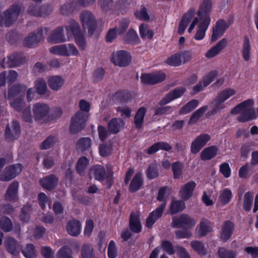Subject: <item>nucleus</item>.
Listing matches in <instances>:
<instances>
[{"instance_id": "obj_40", "label": "nucleus", "mask_w": 258, "mask_h": 258, "mask_svg": "<svg viewBox=\"0 0 258 258\" xmlns=\"http://www.w3.org/2000/svg\"><path fill=\"white\" fill-rule=\"evenodd\" d=\"M48 84L52 90L57 91L63 85L64 80L59 76H51L48 80Z\"/></svg>"}, {"instance_id": "obj_58", "label": "nucleus", "mask_w": 258, "mask_h": 258, "mask_svg": "<svg viewBox=\"0 0 258 258\" xmlns=\"http://www.w3.org/2000/svg\"><path fill=\"white\" fill-rule=\"evenodd\" d=\"M0 228L6 232L11 231L13 229L11 220L6 216L2 217L0 220Z\"/></svg>"}, {"instance_id": "obj_59", "label": "nucleus", "mask_w": 258, "mask_h": 258, "mask_svg": "<svg viewBox=\"0 0 258 258\" xmlns=\"http://www.w3.org/2000/svg\"><path fill=\"white\" fill-rule=\"evenodd\" d=\"M134 15L137 19L141 21H147L150 19L147 9L144 5H142L140 10L136 11Z\"/></svg>"}, {"instance_id": "obj_28", "label": "nucleus", "mask_w": 258, "mask_h": 258, "mask_svg": "<svg viewBox=\"0 0 258 258\" xmlns=\"http://www.w3.org/2000/svg\"><path fill=\"white\" fill-rule=\"evenodd\" d=\"M227 44L228 40L226 38L222 39L206 53V57L211 58L215 57L227 46Z\"/></svg>"}, {"instance_id": "obj_57", "label": "nucleus", "mask_w": 258, "mask_h": 258, "mask_svg": "<svg viewBox=\"0 0 258 258\" xmlns=\"http://www.w3.org/2000/svg\"><path fill=\"white\" fill-rule=\"evenodd\" d=\"M32 210V206L30 205H24L21 209L19 218L23 222H28L30 218V212Z\"/></svg>"}, {"instance_id": "obj_46", "label": "nucleus", "mask_w": 258, "mask_h": 258, "mask_svg": "<svg viewBox=\"0 0 258 258\" xmlns=\"http://www.w3.org/2000/svg\"><path fill=\"white\" fill-rule=\"evenodd\" d=\"M190 246L192 249L201 256L205 255L207 253V250L204 244L200 241H191L190 242Z\"/></svg>"}, {"instance_id": "obj_4", "label": "nucleus", "mask_w": 258, "mask_h": 258, "mask_svg": "<svg viewBox=\"0 0 258 258\" xmlns=\"http://www.w3.org/2000/svg\"><path fill=\"white\" fill-rule=\"evenodd\" d=\"M20 12L21 8L18 5H12L3 15L0 14V26L10 27L17 20Z\"/></svg>"}, {"instance_id": "obj_53", "label": "nucleus", "mask_w": 258, "mask_h": 258, "mask_svg": "<svg viewBox=\"0 0 258 258\" xmlns=\"http://www.w3.org/2000/svg\"><path fill=\"white\" fill-rule=\"evenodd\" d=\"M35 88L39 95L45 94L47 90L46 83L42 78H39L35 82Z\"/></svg>"}, {"instance_id": "obj_36", "label": "nucleus", "mask_w": 258, "mask_h": 258, "mask_svg": "<svg viewBox=\"0 0 258 258\" xmlns=\"http://www.w3.org/2000/svg\"><path fill=\"white\" fill-rule=\"evenodd\" d=\"M211 22V19L204 20L199 24L198 29L194 36V38L197 40H201L204 39L206 35V32Z\"/></svg>"}, {"instance_id": "obj_18", "label": "nucleus", "mask_w": 258, "mask_h": 258, "mask_svg": "<svg viewBox=\"0 0 258 258\" xmlns=\"http://www.w3.org/2000/svg\"><path fill=\"white\" fill-rule=\"evenodd\" d=\"M49 110V105L45 103L38 102L34 104L33 113L35 120L36 121L42 120L48 115Z\"/></svg>"}, {"instance_id": "obj_64", "label": "nucleus", "mask_w": 258, "mask_h": 258, "mask_svg": "<svg viewBox=\"0 0 258 258\" xmlns=\"http://www.w3.org/2000/svg\"><path fill=\"white\" fill-rule=\"evenodd\" d=\"M57 258H73L72 249L66 245L62 246L57 252Z\"/></svg>"}, {"instance_id": "obj_31", "label": "nucleus", "mask_w": 258, "mask_h": 258, "mask_svg": "<svg viewBox=\"0 0 258 258\" xmlns=\"http://www.w3.org/2000/svg\"><path fill=\"white\" fill-rule=\"evenodd\" d=\"M66 230L70 235L77 236L81 231V224L77 219L71 220L67 223Z\"/></svg>"}, {"instance_id": "obj_17", "label": "nucleus", "mask_w": 258, "mask_h": 258, "mask_svg": "<svg viewBox=\"0 0 258 258\" xmlns=\"http://www.w3.org/2000/svg\"><path fill=\"white\" fill-rule=\"evenodd\" d=\"M235 225L230 220H226L221 226L220 240L223 242H227L232 236L234 230Z\"/></svg>"}, {"instance_id": "obj_6", "label": "nucleus", "mask_w": 258, "mask_h": 258, "mask_svg": "<svg viewBox=\"0 0 258 258\" xmlns=\"http://www.w3.org/2000/svg\"><path fill=\"white\" fill-rule=\"evenodd\" d=\"M95 0H70L63 4L60 9L63 15H68L80 7H86L94 3Z\"/></svg>"}, {"instance_id": "obj_43", "label": "nucleus", "mask_w": 258, "mask_h": 258, "mask_svg": "<svg viewBox=\"0 0 258 258\" xmlns=\"http://www.w3.org/2000/svg\"><path fill=\"white\" fill-rule=\"evenodd\" d=\"M27 89L26 86L24 85L16 84L13 85L8 90V99H11L21 92L25 91Z\"/></svg>"}, {"instance_id": "obj_54", "label": "nucleus", "mask_w": 258, "mask_h": 258, "mask_svg": "<svg viewBox=\"0 0 258 258\" xmlns=\"http://www.w3.org/2000/svg\"><path fill=\"white\" fill-rule=\"evenodd\" d=\"M235 93L236 91L233 89H225L220 92L216 97L217 99L220 100L221 102H224Z\"/></svg>"}, {"instance_id": "obj_47", "label": "nucleus", "mask_w": 258, "mask_h": 258, "mask_svg": "<svg viewBox=\"0 0 258 258\" xmlns=\"http://www.w3.org/2000/svg\"><path fill=\"white\" fill-rule=\"evenodd\" d=\"M185 208V203L183 201L175 200L171 202L169 210L171 215H174L182 211Z\"/></svg>"}, {"instance_id": "obj_26", "label": "nucleus", "mask_w": 258, "mask_h": 258, "mask_svg": "<svg viewBox=\"0 0 258 258\" xmlns=\"http://www.w3.org/2000/svg\"><path fill=\"white\" fill-rule=\"evenodd\" d=\"M128 226L130 230L134 233L138 234L142 231V226L139 215L133 213L130 214Z\"/></svg>"}, {"instance_id": "obj_22", "label": "nucleus", "mask_w": 258, "mask_h": 258, "mask_svg": "<svg viewBox=\"0 0 258 258\" xmlns=\"http://www.w3.org/2000/svg\"><path fill=\"white\" fill-rule=\"evenodd\" d=\"M197 184L194 181H190L184 184L180 188L179 194L183 201L188 200L193 195Z\"/></svg>"}, {"instance_id": "obj_1", "label": "nucleus", "mask_w": 258, "mask_h": 258, "mask_svg": "<svg viewBox=\"0 0 258 258\" xmlns=\"http://www.w3.org/2000/svg\"><path fill=\"white\" fill-rule=\"evenodd\" d=\"M90 107V104L87 101L84 99L80 101V110L78 111L71 118L70 131L72 134H76L84 129L89 118Z\"/></svg>"}, {"instance_id": "obj_20", "label": "nucleus", "mask_w": 258, "mask_h": 258, "mask_svg": "<svg viewBox=\"0 0 258 258\" xmlns=\"http://www.w3.org/2000/svg\"><path fill=\"white\" fill-rule=\"evenodd\" d=\"M195 13V9L194 8H190L186 13L182 15L178 28V33L179 34L182 35L184 33Z\"/></svg>"}, {"instance_id": "obj_39", "label": "nucleus", "mask_w": 258, "mask_h": 258, "mask_svg": "<svg viewBox=\"0 0 258 258\" xmlns=\"http://www.w3.org/2000/svg\"><path fill=\"white\" fill-rule=\"evenodd\" d=\"M123 40L124 43L136 45L140 42V38L137 33L132 28H130L124 36Z\"/></svg>"}, {"instance_id": "obj_25", "label": "nucleus", "mask_w": 258, "mask_h": 258, "mask_svg": "<svg viewBox=\"0 0 258 258\" xmlns=\"http://www.w3.org/2000/svg\"><path fill=\"white\" fill-rule=\"evenodd\" d=\"M211 0H203L199 8L197 14L202 21L207 19H211L210 13L212 9Z\"/></svg>"}, {"instance_id": "obj_41", "label": "nucleus", "mask_w": 258, "mask_h": 258, "mask_svg": "<svg viewBox=\"0 0 258 258\" xmlns=\"http://www.w3.org/2000/svg\"><path fill=\"white\" fill-rule=\"evenodd\" d=\"M20 251L26 258H36L37 257L36 250L33 244H27L25 247L22 245Z\"/></svg>"}, {"instance_id": "obj_30", "label": "nucleus", "mask_w": 258, "mask_h": 258, "mask_svg": "<svg viewBox=\"0 0 258 258\" xmlns=\"http://www.w3.org/2000/svg\"><path fill=\"white\" fill-rule=\"evenodd\" d=\"M5 245L7 251L14 255L19 254L22 246L12 237L7 239Z\"/></svg>"}, {"instance_id": "obj_10", "label": "nucleus", "mask_w": 258, "mask_h": 258, "mask_svg": "<svg viewBox=\"0 0 258 258\" xmlns=\"http://www.w3.org/2000/svg\"><path fill=\"white\" fill-rule=\"evenodd\" d=\"M23 166L21 163H17L7 166L0 173V180L9 181L15 178L22 171Z\"/></svg>"}, {"instance_id": "obj_34", "label": "nucleus", "mask_w": 258, "mask_h": 258, "mask_svg": "<svg viewBox=\"0 0 258 258\" xmlns=\"http://www.w3.org/2000/svg\"><path fill=\"white\" fill-rule=\"evenodd\" d=\"M132 98L131 93L125 90H120L116 92L112 96L113 101L119 103L127 102Z\"/></svg>"}, {"instance_id": "obj_49", "label": "nucleus", "mask_w": 258, "mask_h": 258, "mask_svg": "<svg viewBox=\"0 0 258 258\" xmlns=\"http://www.w3.org/2000/svg\"><path fill=\"white\" fill-rule=\"evenodd\" d=\"M89 164V160L85 156L81 157L76 164V171L80 175H82L88 165Z\"/></svg>"}, {"instance_id": "obj_11", "label": "nucleus", "mask_w": 258, "mask_h": 258, "mask_svg": "<svg viewBox=\"0 0 258 258\" xmlns=\"http://www.w3.org/2000/svg\"><path fill=\"white\" fill-rule=\"evenodd\" d=\"M196 225L195 219L187 214H182L178 218H173L171 227L174 228H191Z\"/></svg>"}, {"instance_id": "obj_51", "label": "nucleus", "mask_w": 258, "mask_h": 258, "mask_svg": "<svg viewBox=\"0 0 258 258\" xmlns=\"http://www.w3.org/2000/svg\"><path fill=\"white\" fill-rule=\"evenodd\" d=\"M139 32L141 37L143 39L147 37L149 39H151L154 33L152 30L149 29L148 25L142 23L139 27Z\"/></svg>"}, {"instance_id": "obj_23", "label": "nucleus", "mask_w": 258, "mask_h": 258, "mask_svg": "<svg viewBox=\"0 0 258 258\" xmlns=\"http://www.w3.org/2000/svg\"><path fill=\"white\" fill-rule=\"evenodd\" d=\"M18 188L19 182L16 181H13L8 186L6 194L5 199L9 202H15L18 199Z\"/></svg>"}, {"instance_id": "obj_55", "label": "nucleus", "mask_w": 258, "mask_h": 258, "mask_svg": "<svg viewBox=\"0 0 258 258\" xmlns=\"http://www.w3.org/2000/svg\"><path fill=\"white\" fill-rule=\"evenodd\" d=\"M219 258H236L237 253L235 250H228L225 247H219L218 251Z\"/></svg>"}, {"instance_id": "obj_33", "label": "nucleus", "mask_w": 258, "mask_h": 258, "mask_svg": "<svg viewBox=\"0 0 258 258\" xmlns=\"http://www.w3.org/2000/svg\"><path fill=\"white\" fill-rule=\"evenodd\" d=\"M172 148V146L167 142L162 141L158 142L149 147L147 150L146 152L149 155H152L159 150L169 151Z\"/></svg>"}, {"instance_id": "obj_42", "label": "nucleus", "mask_w": 258, "mask_h": 258, "mask_svg": "<svg viewBox=\"0 0 258 258\" xmlns=\"http://www.w3.org/2000/svg\"><path fill=\"white\" fill-rule=\"evenodd\" d=\"M92 145V140L89 137L81 138L77 142V149L82 152L88 150Z\"/></svg>"}, {"instance_id": "obj_27", "label": "nucleus", "mask_w": 258, "mask_h": 258, "mask_svg": "<svg viewBox=\"0 0 258 258\" xmlns=\"http://www.w3.org/2000/svg\"><path fill=\"white\" fill-rule=\"evenodd\" d=\"M89 175L90 178L93 177L95 180L102 182L106 175L105 168L102 165H95L90 169Z\"/></svg>"}, {"instance_id": "obj_2", "label": "nucleus", "mask_w": 258, "mask_h": 258, "mask_svg": "<svg viewBox=\"0 0 258 258\" xmlns=\"http://www.w3.org/2000/svg\"><path fill=\"white\" fill-rule=\"evenodd\" d=\"M170 190V189L167 186H162L159 188L157 200L162 203L149 214L145 223L147 228H152L156 222L161 218L166 204L165 196L167 192Z\"/></svg>"}, {"instance_id": "obj_38", "label": "nucleus", "mask_w": 258, "mask_h": 258, "mask_svg": "<svg viewBox=\"0 0 258 258\" xmlns=\"http://www.w3.org/2000/svg\"><path fill=\"white\" fill-rule=\"evenodd\" d=\"M241 52L244 60L248 61L251 56V44L247 35H245L243 37Z\"/></svg>"}, {"instance_id": "obj_3", "label": "nucleus", "mask_w": 258, "mask_h": 258, "mask_svg": "<svg viewBox=\"0 0 258 258\" xmlns=\"http://www.w3.org/2000/svg\"><path fill=\"white\" fill-rule=\"evenodd\" d=\"M254 104L252 99H248L236 105L232 109L231 113L233 114L241 113L237 117V120L240 122H246L255 119V109L252 107Z\"/></svg>"}, {"instance_id": "obj_45", "label": "nucleus", "mask_w": 258, "mask_h": 258, "mask_svg": "<svg viewBox=\"0 0 258 258\" xmlns=\"http://www.w3.org/2000/svg\"><path fill=\"white\" fill-rule=\"evenodd\" d=\"M66 29L68 34H72L73 36L82 33L80 25L74 20H70L69 25L66 26Z\"/></svg>"}, {"instance_id": "obj_5", "label": "nucleus", "mask_w": 258, "mask_h": 258, "mask_svg": "<svg viewBox=\"0 0 258 258\" xmlns=\"http://www.w3.org/2000/svg\"><path fill=\"white\" fill-rule=\"evenodd\" d=\"M82 26L84 29H87L88 34L92 35L97 27L95 17L88 11H83L80 16Z\"/></svg>"}, {"instance_id": "obj_7", "label": "nucleus", "mask_w": 258, "mask_h": 258, "mask_svg": "<svg viewBox=\"0 0 258 258\" xmlns=\"http://www.w3.org/2000/svg\"><path fill=\"white\" fill-rule=\"evenodd\" d=\"M95 0H70L63 4L60 9L63 15H68L80 7H86L94 3Z\"/></svg>"}, {"instance_id": "obj_15", "label": "nucleus", "mask_w": 258, "mask_h": 258, "mask_svg": "<svg viewBox=\"0 0 258 258\" xmlns=\"http://www.w3.org/2000/svg\"><path fill=\"white\" fill-rule=\"evenodd\" d=\"M211 136L207 134H202L192 142L190 151L194 154H197L210 140Z\"/></svg>"}, {"instance_id": "obj_12", "label": "nucleus", "mask_w": 258, "mask_h": 258, "mask_svg": "<svg viewBox=\"0 0 258 258\" xmlns=\"http://www.w3.org/2000/svg\"><path fill=\"white\" fill-rule=\"evenodd\" d=\"M25 59L23 53L14 52L8 56V61L5 62V58H4L1 62V67L5 69L6 68H14L22 64Z\"/></svg>"}, {"instance_id": "obj_48", "label": "nucleus", "mask_w": 258, "mask_h": 258, "mask_svg": "<svg viewBox=\"0 0 258 258\" xmlns=\"http://www.w3.org/2000/svg\"><path fill=\"white\" fill-rule=\"evenodd\" d=\"M164 62L169 66L177 67L181 65V59L178 52L169 56L164 60Z\"/></svg>"}, {"instance_id": "obj_50", "label": "nucleus", "mask_w": 258, "mask_h": 258, "mask_svg": "<svg viewBox=\"0 0 258 258\" xmlns=\"http://www.w3.org/2000/svg\"><path fill=\"white\" fill-rule=\"evenodd\" d=\"M173 178L180 179L182 176L183 164L179 161L173 162L171 165Z\"/></svg>"}, {"instance_id": "obj_37", "label": "nucleus", "mask_w": 258, "mask_h": 258, "mask_svg": "<svg viewBox=\"0 0 258 258\" xmlns=\"http://www.w3.org/2000/svg\"><path fill=\"white\" fill-rule=\"evenodd\" d=\"M147 110L145 107H140L137 110L134 116V124L136 128L140 129L142 127Z\"/></svg>"}, {"instance_id": "obj_62", "label": "nucleus", "mask_w": 258, "mask_h": 258, "mask_svg": "<svg viewBox=\"0 0 258 258\" xmlns=\"http://www.w3.org/2000/svg\"><path fill=\"white\" fill-rule=\"evenodd\" d=\"M146 174L148 179L151 180L157 178L159 174L156 165L150 164L146 170Z\"/></svg>"}, {"instance_id": "obj_8", "label": "nucleus", "mask_w": 258, "mask_h": 258, "mask_svg": "<svg viewBox=\"0 0 258 258\" xmlns=\"http://www.w3.org/2000/svg\"><path fill=\"white\" fill-rule=\"evenodd\" d=\"M95 0H70L63 4L60 9L63 15H68L80 7H86L94 3Z\"/></svg>"}, {"instance_id": "obj_61", "label": "nucleus", "mask_w": 258, "mask_h": 258, "mask_svg": "<svg viewBox=\"0 0 258 258\" xmlns=\"http://www.w3.org/2000/svg\"><path fill=\"white\" fill-rule=\"evenodd\" d=\"M57 142V138L55 136H49L42 142L40 146L41 150H47L52 147Z\"/></svg>"}, {"instance_id": "obj_56", "label": "nucleus", "mask_w": 258, "mask_h": 258, "mask_svg": "<svg viewBox=\"0 0 258 258\" xmlns=\"http://www.w3.org/2000/svg\"><path fill=\"white\" fill-rule=\"evenodd\" d=\"M51 53L55 55L68 56L67 46L66 44H61L51 47L49 48Z\"/></svg>"}, {"instance_id": "obj_21", "label": "nucleus", "mask_w": 258, "mask_h": 258, "mask_svg": "<svg viewBox=\"0 0 258 258\" xmlns=\"http://www.w3.org/2000/svg\"><path fill=\"white\" fill-rule=\"evenodd\" d=\"M43 39V29L40 28L36 33H32L24 40V45L28 47H33Z\"/></svg>"}, {"instance_id": "obj_19", "label": "nucleus", "mask_w": 258, "mask_h": 258, "mask_svg": "<svg viewBox=\"0 0 258 258\" xmlns=\"http://www.w3.org/2000/svg\"><path fill=\"white\" fill-rule=\"evenodd\" d=\"M58 180V178L55 175L50 174L41 178L39 184L43 188L51 191L57 186Z\"/></svg>"}, {"instance_id": "obj_60", "label": "nucleus", "mask_w": 258, "mask_h": 258, "mask_svg": "<svg viewBox=\"0 0 258 258\" xmlns=\"http://www.w3.org/2000/svg\"><path fill=\"white\" fill-rule=\"evenodd\" d=\"M81 256L82 258H94L92 246L89 244H83L81 248Z\"/></svg>"}, {"instance_id": "obj_44", "label": "nucleus", "mask_w": 258, "mask_h": 258, "mask_svg": "<svg viewBox=\"0 0 258 258\" xmlns=\"http://www.w3.org/2000/svg\"><path fill=\"white\" fill-rule=\"evenodd\" d=\"M198 105L199 101L196 99H192L181 108L179 111V114L180 115L186 114L194 110Z\"/></svg>"}, {"instance_id": "obj_16", "label": "nucleus", "mask_w": 258, "mask_h": 258, "mask_svg": "<svg viewBox=\"0 0 258 258\" xmlns=\"http://www.w3.org/2000/svg\"><path fill=\"white\" fill-rule=\"evenodd\" d=\"M21 133V127L17 120H14L11 122V127L8 124L5 130V137L9 141H13L17 140Z\"/></svg>"}, {"instance_id": "obj_52", "label": "nucleus", "mask_w": 258, "mask_h": 258, "mask_svg": "<svg viewBox=\"0 0 258 258\" xmlns=\"http://www.w3.org/2000/svg\"><path fill=\"white\" fill-rule=\"evenodd\" d=\"M208 106L205 105L195 111L190 116L189 123L195 124L203 114L208 110Z\"/></svg>"}, {"instance_id": "obj_24", "label": "nucleus", "mask_w": 258, "mask_h": 258, "mask_svg": "<svg viewBox=\"0 0 258 258\" xmlns=\"http://www.w3.org/2000/svg\"><path fill=\"white\" fill-rule=\"evenodd\" d=\"M144 178L141 172H137L131 180L128 190L134 193L141 189L144 185Z\"/></svg>"}, {"instance_id": "obj_9", "label": "nucleus", "mask_w": 258, "mask_h": 258, "mask_svg": "<svg viewBox=\"0 0 258 258\" xmlns=\"http://www.w3.org/2000/svg\"><path fill=\"white\" fill-rule=\"evenodd\" d=\"M110 60L115 66L125 67L130 64L132 55L129 52L126 50H118L112 54Z\"/></svg>"}, {"instance_id": "obj_35", "label": "nucleus", "mask_w": 258, "mask_h": 258, "mask_svg": "<svg viewBox=\"0 0 258 258\" xmlns=\"http://www.w3.org/2000/svg\"><path fill=\"white\" fill-rule=\"evenodd\" d=\"M218 151V148L216 146L207 147L202 151L200 158L202 160H210L216 156Z\"/></svg>"}, {"instance_id": "obj_63", "label": "nucleus", "mask_w": 258, "mask_h": 258, "mask_svg": "<svg viewBox=\"0 0 258 258\" xmlns=\"http://www.w3.org/2000/svg\"><path fill=\"white\" fill-rule=\"evenodd\" d=\"M209 221L207 219L202 220L200 223L199 233L200 237L206 236L211 231V228L209 225Z\"/></svg>"}, {"instance_id": "obj_29", "label": "nucleus", "mask_w": 258, "mask_h": 258, "mask_svg": "<svg viewBox=\"0 0 258 258\" xmlns=\"http://www.w3.org/2000/svg\"><path fill=\"white\" fill-rule=\"evenodd\" d=\"M124 121L120 118H112L107 124V129L112 134H117L124 127Z\"/></svg>"}, {"instance_id": "obj_32", "label": "nucleus", "mask_w": 258, "mask_h": 258, "mask_svg": "<svg viewBox=\"0 0 258 258\" xmlns=\"http://www.w3.org/2000/svg\"><path fill=\"white\" fill-rule=\"evenodd\" d=\"M65 40L63 28L62 26L58 27L54 29L47 38L48 42L52 43H61L64 42Z\"/></svg>"}, {"instance_id": "obj_14", "label": "nucleus", "mask_w": 258, "mask_h": 258, "mask_svg": "<svg viewBox=\"0 0 258 258\" xmlns=\"http://www.w3.org/2000/svg\"><path fill=\"white\" fill-rule=\"evenodd\" d=\"M229 26L230 24L226 22L225 20L220 19L218 20L216 23L215 26L213 28L211 42L213 43L217 41L224 34Z\"/></svg>"}, {"instance_id": "obj_13", "label": "nucleus", "mask_w": 258, "mask_h": 258, "mask_svg": "<svg viewBox=\"0 0 258 258\" xmlns=\"http://www.w3.org/2000/svg\"><path fill=\"white\" fill-rule=\"evenodd\" d=\"M166 78V75L164 73H144L141 76V81L145 85H154L163 82Z\"/></svg>"}]
</instances>
